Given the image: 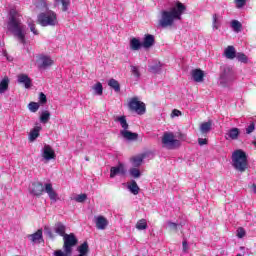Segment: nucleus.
Instances as JSON below:
<instances>
[{
    "instance_id": "bb28decb",
    "label": "nucleus",
    "mask_w": 256,
    "mask_h": 256,
    "mask_svg": "<svg viewBox=\"0 0 256 256\" xmlns=\"http://www.w3.org/2000/svg\"><path fill=\"white\" fill-rule=\"evenodd\" d=\"M114 121L121 125L123 131L129 129V124L127 123V118L125 116H116Z\"/></svg>"
},
{
    "instance_id": "79ce46f5",
    "label": "nucleus",
    "mask_w": 256,
    "mask_h": 256,
    "mask_svg": "<svg viewBox=\"0 0 256 256\" xmlns=\"http://www.w3.org/2000/svg\"><path fill=\"white\" fill-rule=\"evenodd\" d=\"M39 107L40 105L37 102H30L28 104V109L31 111V113H37V111H39Z\"/></svg>"
},
{
    "instance_id": "a878e982",
    "label": "nucleus",
    "mask_w": 256,
    "mask_h": 256,
    "mask_svg": "<svg viewBox=\"0 0 256 256\" xmlns=\"http://www.w3.org/2000/svg\"><path fill=\"white\" fill-rule=\"evenodd\" d=\"M9 77L5 76L1 81H0V95H3L6 91L9 89Z\"/></svg>"
},
{
    "instance_id": "e433bc0d",
    "label": "nucleus",
    "mask_w": 256,
    "mask_h": 256,
    "mask_svg": "<svg viewBox=\"0 0 256 256\" xmlns=\"http://www.w3.org/2000/svg\"><path fill=\"white\" fill-rule=\"evenodd\" d=\"M78 252L80 253V255H87V253H89V244H87V242H84L78 247Z\"/></svg>"
},
{
    "instance_id": "5fc2aeb1",
    "label": "nucleus",
    "mask_w": 256,
    "mask_h": 256,
    "mask_svg": "<svg viewBox=\"0 0 256 256\" xmlns=\"http://www.w3.org/2000/svg\"><path fill=\"white\" fill-rule=\"evenodd\" d=\"M2 55L3 57H6L7 61H13V57L9 56V54L7 53V50H3Z\"/></svg>"
},
{
    "instance_id": "7c9ffc66",
    "label": "nucleus",
    "mask_w": 256,
    "mask_h": 256,
    "mask_svg": "<svg viewBox=\"0 0 256 256\" xmlns=\"http://www.w3.org/2000/svg\"><path fill=\"white\" fill-rule=\"evenodd\" d=\"M108 86L111 87V89H113L115 91V93H119V91H121V85L119 84V81L111 78L108 81Z\"/></svg>"
},
{
    "instance_id": "3c124183",
    "label": "nucleus",
    "mask_w": 256,
    "mask_h": 256,
    "mask_svg": "<svg viewBox=\"0 0 256 256\" xmlns=\"http://www.w3.org/2000/svg\"><path fill=\"white\" fill-rule=\"evenodd\" d=\"M255 131V124L251 123L247 128H246V133L247 135H251Z\"/></svg>"
},
{
    "instance_id": "052dcab7",
    "label": "nucleus",
    "mask_w": 256,
    "mask_h": 256,
    "mask_svg": "<svg viewBox=\"0 0 256 256\" xmlns=\"http://www.w3.org/2000/svg\"><path fill=\"white\" fill-rule=\"evenodd\" d=\"M85 161H89V157H85Z\"/></svg>"
},
{
    "instance_id": "49530a36",
    "label": "nucleus",
    "mask_w": 256,
    "mask_h": 256,
    "mask_svg": "<svg viewBox=\"0 0 256 256\" xmlns=\"http://www.w3.org/2000/svg\"><path fill=\"white\" fill-rule=\"evenodd\" d=\"M38 99H39L40 105H45V103H47V96L43 92H41L39 94V98Z\"/></svg>"
},
{
    "instance_id": "6e6552de",
    "label": "nucleus",
    "mask_w": 256,
    "mask_h": 256,
    "mask_svg": "<svg viewBox=\"0 0 256 256\" xmlns=\"http://www.w3.org/2000/svg\"><path fill=\"white\" fill-rule=\"evenodd\" d=\"M128 107L130 111H134L135 113H137V115H145V113L147 112L145 103L139 101V98L137 97L131 98L129 100Z\"/></svg>"
},
{
    "instance_id": "f257e3e1",
    "label": "nucleus",
    "mask_w": 256,
    "mask_h": 256,
    "mask_svg": "<svg viewBox=\"0 0 256 256\" xmlns=\"http://www.w3.org/2000/svg\"><path fill=\"white\" fill-rule=\"evenodd\" d=\"M185 11H187L185 4L179 1L173 2L168 10L161 11V17L158 21L159 27L162 29L173 27L175 21H181Z\"/></svg>"
},
{
    "instance_id": "4d7b16f0",
    "label": "nucleus",
    "mask_w": 256,
    "mask_h": 256,
    "mask_svg": "<svg viewBox=\"0 0 256 256\" xmlns=\"http://www.w3.org/2000/svg\"><path fill=\"white\" fill-rule=\"evenodd\" d=\"M182 245H183V251H184V253H187V249H188V244H187V241H183V243H182Z\"/></svg>"
},
{
    "instance_id": "412c9836",
    "label": "nucleus",
    "mask_w": 256,
    "mask_h": 256,
    "mask_svg": "<svg viewBox=\"0 0 256 256\" xmlns=\"http://www.w3.org/2000/svg\"><path fill=\"white\" fill-rule=\"evenodd\" d=\"M41 129H43L41 125L35 126L29 133V141L31 142L35 141L37 137H39L41 133Z\"/></svg>"
},
{
    "instance_id": "a19ab883",
    "label": "nucleus",
    "mask_w": 256,
    "mask_h": 256,
    "mask_svg": "<svg viewBox=\"0 0 256 256\" xmlns=\"http://www.w3.org/2000/svg\"><path fill=\"white\" fill-rule=\"evenodd\" d=\"M76 203H85L87 201V194H78L72 198Z\"/></svg>"
},
{
    "instance_id": "0eeeda50",
    "label": "nucleus",
    "mask_w": 256,
    "mask_h": 256,
    "mask_svg": "<svg viewBox=\"0 0 256 256\" xmlns=\"http://www.w3.org/2000/svg\"><path fill=\"white\" fill-rule=\"evenodd\" d=\"M181 145V141L175 139V134L172 132H165L162 136V147L164 149L173 150Z\"/></svg>"
},
{
    "instance_id": "423d86ee",
    "label": "nucleus",
    "mask_w": 256,
    "mask_h": 256,
    "mask_svg": "<svg viewBox=\"0 0 256 256\" xmlns=\"http://www.w3.org/2000/svg\"><path fill=\"white\" fill-rule=\"evenodd\" d=\"M37 22L41 27H57V25H59L57 13L52 10L40 13L37 16Z\"/></svg>"
},
{
    "instance_id": "de8ad7c7",
    "label": "nucleus",
    "mask_w": 256,
    "mask_h": 256,
    "mask_svg": "<svg viewBox=\"0 0 256 256\" xmlns=\"http://www.w3.org/2000/svg\"><path fill=\"white\" fill-rule=\"evenodd\" d=\"M181 115H183L181 110L174 109V110H172V113L170 114V117L172 119H175V117H181Z\"/></svg>"
},
{
    "instance_id": "603ef678",
    "label": "nucleus",
    "mask_w": 256,
    "mask_h": 256,
    "mask_svg": "<svg viewBox=\"0 0 256 256\" xmlns=\"http://www.w3.org/2000/svg\"><path fill=\"white\" fill-rule=\"evenodd\" d=\"M69 255H71V254H67V252H63V251H61V250H56L55 252H54V256H69Z\"/></svg>"
},
{
    "instance_id": "ea45409f",
    "label": "nucleus",
    "mask_w": 256,
    "mask_h": 256,
    "mask_svg": "<svg viewBox=\"0 0 256 256\" xmlns=\"http://www.w3.org/2000/svg\"><path fill=\"white\" fill-rule=\"evenodd\" d=\"M136 229H138V231H144V229H147V220H139L136 224Z\"/></svg>"
},
{
    "instance_id": "473e14b6",
    "label": "nucleus",
    "mask_w": 256,
    "mask_h": 256,
    "mask_svg": "<svg viewBox=\"0 0 256 256\" xmlns=\"http://www.w3.org/2000/svg\"><path fill=\"white\" fill-rule=\"evenodd\" d=\"M49 119H51V113L47 110L43 111L40 115V123L45 125L46 123H49Z\"/></svg>"
},
{
    "instance_id": "4c0bfd02",
    "label": "nucleus",
    "mask_w": 256,
    "mask_h": 256,
    "mask_svg": "<svg viewBox=\"0 0 256 256\" xmlns=\"http://www.w3.org/2000/svg\"><path fill=\"white\" fill-rule=\"evenodd\" d=\"M166 225H167L168 229H170V231H177V228L179 226L183 227V224H181L179 222L175 223V222H172V221L166 222Z\"/></svg>"
},
{
    "instance_id": "2f4dec72",
    "label": "nucleus",
    "mask_w": 256,
    "mask_h": 256,
    "mask_svg": "<svg viewBox=\"0 0 256 256\" xmlns=\"http://www.w3.org/2000/svg\"><path fill=\"white\" fill-rule=\"evenodd\" d=\"M130 71L136 81H139V79H141V71L139 70V66L131 65Z\"/></svg>"
},
{
    "instance_id": "7ed1b4c3",
    "label": "nucleus",
    "mask_w": 256,
    "mask_h": 256,
    "mask_svg": "<svg viewBox=\"0 0 256 256\" xmlns=\"http://www.w3.org/2000/svg\"><path fill=\"white\" fill-rule=\"evenodd\" d=\"M43 192L47 193L50 200H52L54 203L59 200V194L53 189V184L46 183L43 185L41 182H34L32 183V186L30 187V193L32 195H35L36 197H39L43 195Z\"/></svg>"
},
{
    "instance_id": "f704fd0d",
    "label": "nucleus",
    "mask_w": 256,
    "mask_h": 256,
    "mask_svg": "<svg viewBox=\"0 0 256 256\" xmlns=\"http://www.w3.org/2000/svg\"><path fill=\"white\" fill-rule=\"evenodd\" d=\"M92 89L94 91V95H98V96L103 95V84H101V82L96 83L92 87Z\"/></svg>"
},
{
    "instance_id": "37998d69",
    "label": "nucleus",
    "mask_w": 256,
    "mask_h": 256,
    "mask_svg": "<svg viewBox=\"0 0 256 256\" xmlns=\"http://www.w3.org/2000/svg\"><path fill=\"white\" fill-rule=\"evenodd\" d=\"M35 6L37 9H40L41 11H45V9H47V2L45 0H38L35 3Z\"/></svg>"
},
{
    "instance_id": "58836bf2",
    "label": "nucleus",
    "mask_w": 256,
    "mask_h": 256,
    "mask_svg": "<svg viewBox=\"0 0 256 256\" xmlns=\"http://www.w3.org/2000/svg\"><path fill=\"white\" fill-rule=\"evenodd\" d=\"M55 3H61L62 4V11L66 12L69 10V5L71 3L70 0H54Z\"/></svg>"
},
{
    "instance_id": "bf43d9fd",
    "label": "nucleus",
    "mask_w": 256,
    "mask_h": 256,
    "mask_svg": "<svg viewBox=\"0 0 256 256\" xmlns=\"http://www.w3.org/2000/svg\"><path fill=\"white\" fill-rule=\"evenodd\" d=\"M254 147H256V138L254 139V141L252 142Z\"/></svg>"
},
{
    "instance_id": "4be33fe9",
    "label": "nucleus",
    "mask_w": 256,
    "mask_h": 256,
    "mask_svg": "<svg viewBox=\"0 0 256 256\" xmlns=\"http://www.w3.org/2000/svg\"><path fill=\"white\" fill-rule=\"evenodd\" d=\"M127 189L132 193V195H139L140 188L135 180L128 182Z\"/></svg>"
},
{
    "instance_id": "f3484780",
    "label": "nucleus",
    "mask_w": 256,
    "mask_h": 256,
    "mask_svg": "<svg viewBox=\"0 0 256 256\" xmlns=\"http://www.w3.org/2000/svg\"><path fill=\"white\" fill-rule=\"evenodd\" d=\"M163 69V64L159 62V60H154L152 64L149 66L148 71L150 73H153L154 75H157L161 73Z\"/></svg>"
},
{
    "instance_id": "8fccbe9b",
    "label": "nucleus",
    "mask_w": 256,
    "mask_h": 256,
    "mask_svg": "<svg viewBox=\"0 0 256 256\" xmlns=\"http://www.w3.org/2000/svg\"><path fill=\"white\" fill-rule=\"evenodd\" d=\"M247 0H235L237 9H241L245 7V3Z\"/></svg>"
},
{
    "instance_id": "f03ea898",
    "label": "nucleus",
    "mask_w": 256,
    "mask_h": 256,
    "mask_svg": "<svg viewBox=\"0 0 256 256\" xmlns=\"http://www.w3.org/2000/svg\"><path fill=\"white\" fill-rule=\"evenodd\" d=\"M23 16H21L17 10L10 9L8 22H7V29L14 35L21 45H25L27 41L25 37L27 35V26L22 22Z\"/></svg>"
},
{
    "instance_id": "13d9d810",
    "label": "nucleus",
    "mask_w": 256,
    "mask_h": 256,
    "mask_svg": "<svg viewBox=\"0 0 256 256\" xmlns=\"http://www.w3.org/2000/svg\"><path fill=\"white\" fill-rule=\"evenodd\" d=\"M252 189H253V191H254V193H255V195H256V184H253V185H252Z\"/></svg>"
},
{
    "instance_id": "6e6d98bb",
    "label": "nucleus",
    "mask_w": 256,
    "mask_h": 256,
    "mask_svg": "<svg viewBox=\"0 0 256 256\" xmlns=\"http://www.w3.org/2000/svg\"><path fill=\"white\" fill-rule=\"evenodd\" d=\"M198 145H200V147H203V145H207V139L206 138H199L198 139Z\"/></svg>"
},
{
    "instance_id": "39448f33",
    "label": "nucleus",
    "mask_w": 256,
    "mask_h": 256,
    "mask_svg": "<svg viewBox=\"0 0 256 256\" xmlns=\"http://www.w3.org/2000/svg\"><path fill=\"white\" fill-rule=\"evenodd\" d=\"M248 165L247 154L243 150L239 149L232 153V166L236 171L243 173L247 170Z\"/></svg>"
},
{
    "instance_id": "c03bdc74",
    "label": "nucleus",
    "mask_w": 256,
    "mask_h": 256,
    "mask_svg": "<svg viewBox=\"0 0 256 256\" xmlns=\"http://www.w3.org/2000/svg\"><path fill=\"white\" fill-rule=\"evenodd\" d=\"M129 174L131 175V177H133L134 179H139V177H141V171H139V169L137 168H131L129 170Z\"/></svg>"
},
{
    "instance_id": "1a4fd4ad",
    "label": "nucleus",
    "mask_w": 256,
    "mask_h": 256,
    "mask_svg": "<svg viewBox=\"0 0 256 256\" xmlns=\"http://www.w3.org/2000/svg\"><path fill=\"white\" fill-rule=\"evenodd\" d=\"M63 239V249L67 255H71V253H73V247L78 243L77 237H75V234L71 233L64 235Z\"/></svg>"
},
{
    "instance_id": "2eb2a0df",
    "label": "nucleus",
    "mask_w": 256,
    "mask_h": 256,
    "mask_svg": "<svg viewBox=\"0 0 256 256\" xmlns=\"http://www.w3.org/2000/svg\"><path fill=\"white\" fill-rule=\"evenodd\" d=\"M222 25H223V15L213 14L212 15V29H213V31H217L218 29H221Z\"/></svg>"
},
{
    "instance_id": "4468645a",
    "label": "nucleus",
    "mask_w": 256,
    "mask_h": 256,
    "mask_svg": "<svg viewBox=\"0 0 256 256\" xmlns=\"http://www.w3.org/2000/svg\"><path fill=\"white\" fill-rule=\"evenodd\" d=\"M17 83H19L20 85H24L25 89H31V79L29 77V75L27 74H18L17 76Z\"/></svg>"
},
{
    "instance_id": "dca6fc26",
    "label": "nucleus",
    "mask_w": 256,
    "mask_h": 256,
    "mask_svg": "<svg viewBox=\"0 0 256 256\" xmlns=\"http://www.w3.org/2000/svg\"><path fill=\"white\" fill-rule=\"evenodd\" d=\"M191 75L195 83H203V80L205 79V73L201 69L192 70Z\"/></svg>"
},
{
    "instance_id": "5701e85b",
    "label": "nucleus",
    "mask_w": 256,
    "mask_h": 256,
    "mask_svg": "<svg viewBox=\"0 0 256 256\" xmlns=\"http://www.w3.org/2000/svg\"><path fill=\"white\" fill-rule=\"evenodd\" d=\"M120 134L122 135V137H124V139H127L128 141H135L137 137H139L137 133H133L128 130H121Z\"/></svg>"
},
{
    "instance_id": "ddd939ff",
    "label": "nucleus",
    "mask_w": 256,
    "mask_h": 256,
    "mask_svg": "<svg viewBox=\"0 0 256 256\" xmlns=\"http://www.w3.org/2000/svg\"><path fill=\"white\" fill-rule=\"evenodd\" d=\"M95 223L96 228L100 231H105V229H107V227L109 226V220H107V218H105L104 216H96Z\"/></svg>"
},
{
    "instance_id": "9b49d317",
    "label": "nucleus",
    "mask_w": 256,
    "mask_h": 256,
    "mask_svg": "<svg viewBox=\"0 0 256 256\" xmlns=\"http://www.w3.org/2000/svg\"><path fill=\"white\" fill-rule=\"evenodd\" d=\"M41 156L44 161H51L57 157L55 150L49 144H44L41 150Z\"/></svg>"
},
{
    "instance_id": "c85d7f7f",
    "label": "nucleus",
    "mask_w": 256,
    "mask_h": 256,
    "mask_svg": "<svg viewBox=\"0 0 256 256\" xmlns=\"http://www.w3.org/2000/svg\"><path fill=\"white\" fill-rule=\"evenodd\" d=\"M226 59H235L237 57V52L235 51V47L228 46L224 51Z\"/></svg>"
},
{
    "instance_id": "393cba45",
    "label": "nucleus",
    "mask_w": 256,
    "mask_h": 256,
    "mask_svg": "<svg viewBox=\"0 0 256 256\" xmlns=\"http://www.w3.org/2000/svg\"><path fill=\"white\" fill-rule=\"evenodd\" d=\"M240 133L239 128H232L227 132L226 139H232V141H235L239 139Z\"/></svg>"
},
{
    "instance_id": "f8f14e48",
    "label": "nucleus",
    "mask_w": 256,
    "mask_h": 256,
    "mask_svg": "<svg viewBox=\"0 0 256 256\" xmlns=\"http://www.w3.org/2000/svg\"><path fill=\"white\" fill-rule=\"evenodd\" d=\"M127 173V168L125 167V164L118 163V165L113 166L110 168V179H115L117 175H125Z\"/></svg>"
},
{
    "instance_id": "09e8293b",
    "label": "nucleus",
    "mask_w": 256,
    "mask_h": 256,
    "mask_svg": "<svg viewBox=\"0 0 256 256\" xmlns=\"http://www.w3.org/2000/svg\"><path fill=\"white\" fill-rule=\"evenodd\" d=\"M28 27L30 28V31L33 33V35H39V31H37V29L35 28V23H28Z\"/></svg>"
},
{
    "instance_id": "a18cd8bd",
    "label": "nucleus",
    "mask_w": 256,
    "mask_h": 256,
    "mask_svg": "<svg viewBox=\"0 0 256 256\" xmlns=\"http://www.w3.org/2000/svg\"><path fill=\"white\" fill-rule=\"evenodd\" d=\"M245 235H247V232L245 231V228L239 227L236 230V237H238V239H243V237H245Z\"/></svg>"
},
{
    "instance_id": "b1692460",
    "label": "nucleus",
    "mask_w": 256,
    "mask_h": 256,
    "mask_svg": "<svg viewBox=\"0 0 256 256\" xmlns=\"http://www.w3.org/2000/svg\"><path fill=\"white\" fill-rule=\"evenodd\" d=\"M28 239H30L32 243H39V241L43 239V230L39 229L34 234L28 235Z\"/></svg>"
},
{
    "instance_id": "cd10ccee",
    "label": "nucleus",
    "mask_w": 256,
    "mask_h": 256,
    "mask_svg": "<svg viewBox=\"0 0 256 256\" xmlns=\"http://www.w3.org/2000/svg\"><path fill=\"white\" fill-rule=\"evenodd\" d=\"M213 127V122L208 121V122H203L200 125V132L202 135H207L211 131V128Z\"/></svg>"
},
{
    "instance_id": "6ab92c4d",
    "label": "nucleus",
    "mask_w": 256,
    "mask_h": 256,
    "mask_svg": "<svg viewBox=\"0 0 256 256\" xmlns=\"http://www.w3.org/2000/svg\"><path fill=\"white\" fill-rule=\"evenodd\" d=\"M130 51H139L143 47V42L138 38H132L129 42Z\"/></svg>"
},
{
    "instance_id": "72a5a7b5",
    "label": "nucleus",
    "mask_w": 256,
    "mask_h": 256,
    "mask_svg": "<svg viewBox=\"0 0 256 256\" xmlns=\"http://www.w3.org/2000/svg\"><path fill=\"white\" fill-rule=\"evenodd\" d=\"M236 59L240 63H244V64L249 63V57H247V55H245V53L243 52L236 53Z\"/></svg>"
},
{
    "instance_id": "20e7f679",
    "label": "nucleus",
    "mask_w": 256,
    "mask_h": 256,
    "mask_svg": "<svg viewBox=\"0 0 256 256\" xmlns=\"http://www.w3.org/2000/svg\"><path fill=\"white\" fill-rule=\"evenodd\" d=\"M235 79H236L235 72L231 67L222 66L220 68V75L218 79V85H220V87H224V88L231 87Z\"/></svg>"
},
{
    "instance_id": "c756f323",
    "label": "nucleus",
    "mask_w": 256,
    "mask_h": 256,
    "mask_svg": "<svg viewBox=\"0 0 256 256\" xmlns=\"http://www.w3.org/2000/svg\"><path fill=\"white\" fill-rule=\"evenodd\" d=\"M143 159H145V155L143 154L131 158V163L133 167H141V165L143 164Z\"/></svg>"
},
{
    "instance_id": "aec40b11",
    "label": "nucleus",
    "mask_w": 256,
    "mask_h": 256,
    "mask_svg": "<svg viewBox=\"0 0 256 256\" xmlns=\"http://www.w3.org/2000/svg\"><path fill=\"white\" fill-rule=\"evenodd\" d=\"M65 231H67V226H65V224H63L62 222H58L55 224L54 232L57 233V235H60V237H65V235H67Z\"/></svg>"
},
{
    "instance_id": "a211bd4d",
    "label": "nucleus",
    "mask_w": 256,
    "mask_h": 256,
    "mask_svg": "<svg viewBox=\"0 0 256 256\" xmlns=\"http://www.w3.org/2000/svg\"><path fill=\"white\" fill-rule=\"evenodd\" d=\"M155 45V36L151 34H147L144 36V40L142 42V47L144 49H151Z\"/></svg>"
},
{
    "instance_id": "864d4df0",
    "label": "nucleus",
    "mask_w": 256,
    "mask_h": 256,
    "mask_svg": "<svg viewBox=\"0 0 256 256\" xmlns=\"http://www.w3.org/2000/svg\"><path fill=\"white\" fill-rule=\"evenodd\" d=\"M44 233L45 235H47L50 238H53V232L51 231V229H49L48 227L44 228Z\"/></svg>"
},
{
    "instance_id": "c9c22d12",
    "label": "nucleus",
    "mask_w": 256,
    "mask_h": 256,
    "mask_svg": "<svg viewBox=\"0 0 256 256\" xmlns=\"http://www.w3.org/2000/svg\"><path fill=\"white\" fill-rule=\"evenodd\" d=\"M231 27L232 29L236 32L239 33V31H241L243 25L241 24V22H239L238 20H232L231 21Z\"/></svg>"
},
{
    "instance_id": "9d476101",
    "label": "nucleus",
    "mask_w": 256,
    "mask_h": 256,
    "mask_svg": "<svg viewBox=\"0 0 256 256\" xmlns=\"http://www.w3.org/2000/svg\"><path fill=\"white\" fill-rule=\"evenodd\" d=\"M54 61L51 59V56L41 54L38 56V59L36 61L38 69H49L53 65Z\"/></svg>"
}]
</instances>
